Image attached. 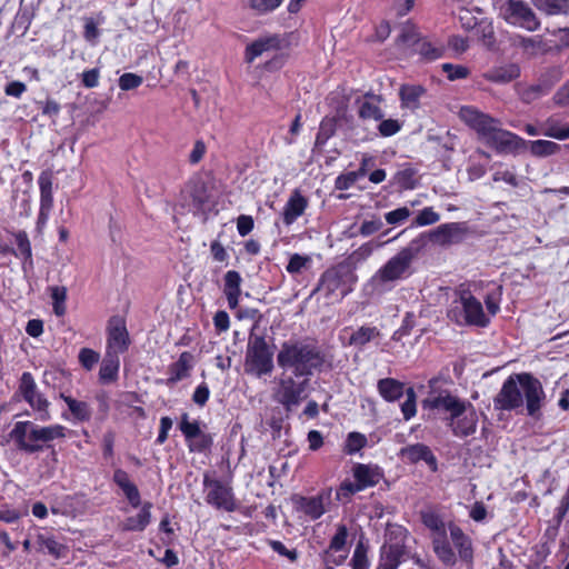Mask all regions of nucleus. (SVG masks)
Listing matches in <instances>:
<instances>
[{
  "mask_svg": "<svg viewBox=\"0 0 569 569\" xmlns=\"http://www.w3.org/2000/svg\"><path fill=\"white\" fill-rule=\"evenodd\" d=\"M523 396L528 415L537 417L542 407L545 392L541 382L527 372L511 375L503 382L493 399L495 407L501 410H513L522 406Z\"/></svg>",
  "mask_w": 569,
  "mask_h": 569,
  "instance_id": "f257e3e1",
  "label": "nucleus"
},
{
  "mask_svg": "<svg viewBox=\"0 0 569 569\" xmlns=\"http://www.w3.org/2000/svg\"><path fill=\"white\" fill-rule=\"evenodd\" d=\"M460 119L477 131L480 139L499 153L517 150L523 140L517 134L500 128L499 120L482 113L473 107H462Z\"/></svg>",
  "mask_w": 569,
  "mask_h": 569,
  "instance_id": "f03ea898",
  "label": "nucleus"
},
{
  "mask_svg": "<svg viewBox=\"0 0 569 569\" xmlns=\"http://www.w3.org/2000/svg\"><path fill=\"white\" fill-rule=\"evenodd\" d=\"M277 362L283 369H291L296 377L309 379L315 370L323 366L325 355L315 345L287 341L281 345Z\"/></svg>",
  "mask_w": 569,
  "mask_h": 569,
  "instance_id": "7ed1b4c3",
  "label": "nucleus"
},
{
  "mask_svg": "<svg viewBox=\"0 0 569 569\" xmlns=\"http://www.w3.org/2000/svg\"><path fill=\"white\" fill-rule=\"evenodd\" d=\"M64 437L66 428L61 425L42 427L31 421H18L9 432L17 449L29 455L40 452L47 443Z\"/></svg>",
  "mask_w": 569,
  "mask_h": 569,
  "instance_id": "20e7f679",
  "label": "nucleus"
},
{
  "mask_svg": "<svg viewBox=\"0 0 569 569\" xmlns=\"http://www.w3.org/2000/svg\"><path fill=\"white\" fill-rule=\"evenodd\" d=\"M419 241L413 240L391 257L371 278V283L378 291H385L389 284L410 274L411 264L419 250Z\"/></svg>",
  "mask_w": 569,
  "mask_h": 569,
  "instance_id": "39448f33",
  "label": "nucleus"
},
{
  "mask_svg": "<svg viewBox=\"0 0 569 569\" xmlns=\"http://www.w3.org/2000/svg\"><path fill=\"white\" fill-rule=\"evenodd\" d=\"M273 370V351L264 337L251 335L248 340L244 372L257 378L270 375Z\"/></svg>",
  "mask_w": 569,
  "mask_h": 569,
  "instance_id": "423d86ee",
  "label": "nucleus"
},
{
  "mask_svg": "<svg viewBox=\"0 0 569 569\" xmlns=\"http://www.w3.org/2000/svg\"><path fill=\"white\" fill-rule=\"evenodd\" d=\"M356 281L357 276L351 268L340 263L323 272L317 290L323 291L326 297L338 295L342 299L352 291Z\"/></svg>",
  "mask_w": 569,
  "mask_h": 569,
  "instance_id": "0eeeda50",
  "label": "nucleus"
},
{
  "mask_svg": "<svg viewBox=\"0 0 569 569\" xmlns=\"http://www.w3.org/2000/svg\"><path fill=\"white\" fill-rule=\"evenodd\" d=\"M459 305L451 308L448 317L458 325L476 326L485 328L490 319L486 316L481 302L469 291H463Z\"/></svg>",
  "mask_w": 569,
  "mask_h": 569,
  "instance_id": "6e6552de",
  "label": "nucleus"
},
{
  "mask_svg": "<svg viewBox=\"0 0 569 569\" xmlns=\"http://www.w3.org/2000/svg\"><path fill=\"white\" fill-rule=\"evenodd\" d=\"M502 18L512 26L527 31H536L540 21L530 6L523 0H508L501 8Z\"/></svg>",
  "mask_w": 569,
  "mask_h": 569,
  "instance_id": "1a4fd4ad",
  "label": "nucleus"
},
{
  "mask_svg": "<svg viewBox=\"0 0 569 569\" xmlns=\"http://www.w3.org/2000/svg\"><path fill=\"white\" fill-rule=\"evenodd\" d=\"M308 382L309 379L296 381L291 376L281 377L273 390V400L283 406L287 411H291L305 399Z\"/></svg>",
  "mask_w": 569,
  "mask_h": 569,
  "instance_id": "9d476101",
  "label": "nucleus"
},
{
  "mask_svg": "<svg viewBox=\"0 0 569 569\" xmlns=\"http://www.w3.org/2000/svg\"><path fill=\"white\" fill-rule=\"evenodd\" d=\"M203 486L207 490V503L227 512H232L237 509L231 487L223 485L220 480L211 479L208 475L203 478Z\"/></svg>",
  "mask_w": 569,
  "mask_h": 569,
  "instance_id": "9b49d317",
  "label": "nucleus"
},
{
  "mask_svg": "<svg viewBox=\"0 0 569 569\" xmlns=\"http://www.w3.org/2000/svg\"><path fill=\"white\" fill-rule=\"evenodd\" d=\"M447 426L450 428L453 436L465 438L476 432L478 415L472 403L466 401L457 413L447 418Z\"/></svg>",
  "mask_w": 569,
  "mask_h": 569,
  "instance_id": "f8f14e48",
  "label": "nucleus"
},
{
  "mask_svg": "<svg viewBox=\"0 0 569 569\" xmlns=\"http://www.w3.org/2000/svg\"><path fill=\"white\" fill-rule=\"evenodd\" d=\"M19 389L23 399L38 412V418L41 421H48L50 419L49 401L38 392L37 385L30 372L22 373Z\"/></svg>",
  "mask_w": 569,
  "mask_h": 569,
  "instance_id": "ddd939ff",
  "label": "nucleus"
},
{
  "mask_svg": "<svg viewBox=\"0 0 569 569\" xmlns=\"http://www.w3.org/2000/svg\"><path fill=\"white\" fill-rule=\"evenodd\" d=\"M332 488H325L317 496L296 498V508L310 520H317L328 510L331 502Z\"/></svg>",
  "mask_w": 569,
  "mask_h": 569,
  "instance_id": "4468645a",
  "label": "nucleus"
},
{
  "mask_svg": "<svg viewBox=\"0 0 569 569\" xmlns=\"http://www.w3.org/2000/svg\"><path fill=\"white\" fill-rule=\"evenodd\" d=\"M129 346L130 337L124 320L120 317H112L108 325L106 352L119 356L126 352Z\"/></svg>",
  "mask_w": 569,
  "mask_h": 569,
  "instance_id": "2eb2a0df",
  "label": "nucleus"
},
{
  "mask_svg": "<svg viewBox=\"0 0 569 569\" xmlns=\"http://www.w3.org/2000/svg\"><path fill=\"white\" fill-rule=\"evenodd\" d=\"M467 231L466 222H450L437 227L430 232L429 237L435 243L447 246L462 241Z\"/></svg>",
  "mask_w": 569,
  "mask_h": 569,
  "instance_id": "dca6fc26",
  "label": "nucleus"
},
{
  "mask_svg": "<svg viewBox=\"0 0 569 569\" xmlns=\"http://www.w3.org/2000/svg\"><path fill=\"white\" fill-rule=\"evenodd\" d=\"M466 400H461L458 397L449 393H445L443 396L438 395L433 398H425L422 400V408L429 410H438L448 412L449 416H452L458 412V410L465 405Z\"/></svg>",
  "mask_w": 569,
  "mask_h": 569,
  "instance_id": "f3484780",
  "label": "nucleus"
},
{
  "mask_svg": "<svg viewBox=\"0 0 569 569\" xmlns=\"http://www.w3.org/2000/svg\"><path fill=\"white\" fill-rule=\"evenodd\" d=\"M352 475L362 490L375 487L383 478V471L377 465L356 463L352 468Z\"/></svg>",
  "mask_w": 569,
  "mask_h": 569,
  "instance_id": "a211bd4d",
  "label": "nucleus"
},
{
  "mask_svg": "<svg viewBox=\"0 0 569 569\" xmlns=\"http://www.w3.org/2000/svg\"><path fill=\"white\" fill-rule=\"evenodd\" d=\"M448 530L452 543L458 550L459 558L468 565L471 563L473 558L471 539L455 523H449Z\"/></svg>",
  "mask_w": 569,
  "mask_h": 569,
  "instance_id": "6ab92c4d",
  "label": "nucleus"
},
{
  "mask_svg": "<svg viewBox=\"0 0 569 569\" xmlns=\"http://www.w3.org/2000/svg\"><path fill=\"white\" fill-rule=\"evenodd\" d=\"M521 74V69L518 63L510 62L506 64H501L498 67H493L488 70L483 77L486 80L497 83V84H507L516 79H518Z\"/></svg>",
  "mask_w": 569,
  "mask_h": 569,
  "instance_id": "aec40b11",
  "label": "nucleus"
},
{
  "mask_svg": "<svg viewBox=\"0 0 569 569\" xmlns=\"http://www.w3.org/2000/svg\"><path fill=\"white\" fill-rule=\"evenodd\" d=\"M559 80V77L555 73V77L551 79L547 74L543 76L537 83L531 84L525 89H522L519 93L520 99L525 103H531L541 97L548 94L553 87V84Z\"/></svg>",
  "mask_w": 569,
  "mask_h": 569,
  "instance_id": "412c9836",
  "label": "nucleus"
},
{
  "mask_svg": "<svg viewBox=\"0 0 569 569\" xmlns=\"http://www.w3.org/2000/svg\"><path fill=\"white\" fill-rule=\"evenodd\" d=\"M114 483L122 490L129 503L137 508L141 503L140 492L137 486L130 480L127 471L116 469L112 477Z\"/></svg>",
  "mask_w": 569,
  "mask_h": 569,
  "instance_id": "4be33fe9",
  "label": "nucleus"
},
{
  "mask_svg": "<svg viewBox=\"0 0 569 569\" xmlns=\"http://www.w3.org/2000/svg\"><path fill=\"white\" fill-rule=\"evenodd\" d=\"M307 206V199L298 190L293 191L283 208V222L287 226L292 224L300 216L303 214Z\"/></svg>",
  "mask_w": 569,
  "mask_h": 569,
  "instance_id": "5701e85b",
  "label": "nucleus"
},
{
  "mask_svg": "<svg viewBox=\"0 0 569 569\" xmlns=\"http://www.w3.org/2000/svg\"><path fill=\"white\" fill-rule=\"evenodd\" d=\"M241 276L236 270H229L224 274L223 293L228 300L230 309H236L239 303V297L241 295Z\"/></svg>",
  "mask_w": 569,
  "mask_h": 569,
  "instance_id": "b1692460",
  "label": "nucleus"
},
{
  "mask_svg": "<svg viewBox=\"0 0 569 569\" xmlns=\"http://www.w3.org/2000/svg\"><path fill=\"white\" fill-rule=\"evenodd\" d=\"M420 33L417 27L410 21L405 22L397 37V46L403 53H410L420 41Z\"/></svg>",
  "mask_w": 569,
  "mask_h": 569,
  "instance_id": "393cba45",
  "label": "nucleus"
},
{
  "mask_svg": "<svg viewBox=\"0 0 569 569\" xmlns=\"http://www.w3.org/2000/svg\"><path fill=\"white\" fill-rule=\"evenodd\" d=\"M420 519L423 526L430 531V538L435 539L447 535V527L442 517L432 508L422 509Z\"/></svg>",
  "mask_w": 569,
  "mask_h": 569,
  "instance_id": "a878e982",
  "label": "nucleus"
},
{
  "mask_svg": "<svg viewBox=\"0 0 569 569\" xmlns=\"http://www.w3.org/2000/svg\"><path fill=\"white\" fill-rule=\"evenodd\" d=\"M426 89L419 84H403L399 90L401 107L415 111L420 108V100Z\"/></svg>",
  "mask_w": 569,
  "mask_h": 569,
  "instance_id": "bb28decb",
  "label": "nucleus"
},
{
  "mask_svg": "<svg viewBox=\"0 0 569 569\" xmlns=\"http://www.w3.org/2000/svg\"><path fill=\"white\" fill-rule=\"evenodd\" d=\"M377 389L379 395L388 402L397 401L406 393L405 385L393 378L378 380Z\"/></svg>",
  "mask_w": 569,
  "mask_h": 569,
  "instance_id": "cd10ccee",
  "label": "nucleus"
},
{
  "mask_svg": "<svg viewBox=\"0 0 569 569\" xmlns=\"http://www.w3.org/2000/svg\"><path fill=\"white\" fill-rule=\"evenodd\" d=\"M347 538H348V529L345 525H339L337 527V531L336 533L333 535V537L331 538L330 540V543H329V548L325 551V563H326V569H333L331 563L333 565H340L342 562V560L345 559V557H341L340 560H330V552L331 551H340L345 548L346 543H347Z\"/></svg>",
  "mask_w": 569,
  "mask_h": 569,
  "instance_id": "c85d7f7f",
  "label": "nucleus"
},
{
  "mask_svg": "<svg viewBox=\"0 0 569 569\" xmlns=\"http://www.w3.org/2000/svg\"><path fill=\"white\" fill-rule=\"evenodd\" d=\"M405 552V546L400 542L385 545L382 548L383 562L378 569H397Z\"/></svg>",
  "mask_w": 569,
  "mask_h": 569,
  "instance_id": "c756f323",
  "label": "nucleus"
},
{
  "mask_svg": "<svg viewBox=\"0 0 569 569\" xmlns=\"http://www.w3.org/2000/svg\"><path fill=\"white\" fill-rule=\"evenodd\" d=\"M193 356L184 351L180 355L179 359L170 366V377L168 383H176L189 376V371L192 368Z\"/></svg>",
  "mask_w": 569,
  "mask_h": 569,
  "instance_id": "7c9ffc66",
  "label": "nucleus"
},
{
  "mask_svg": "<svg viewBox=\"0 0 569 569\" xmlns=\"http://www.w3.org/2000/svg\"><path fill=\"white\" fill-rule=\"evenodd\" d=\"M402 456L406 457L411 462H418L420 460L426 461L433 469L437 467V459L429 449L423 443H416L402 449Z\"/></svg>",
  "mask_w": 569,
  "mask_h": 569,
  "instance_id": "2f4dec72",
  "label": "nucleus"
},
{
  "mask_svg": "<svg viewBox=\"0 0 569 569\" xmlns=\"http://www.w3.org/2000/svg\"><path fill=\"white\" fill-rule=\"evenodd\" d=\"M432 550L437 558L446 566H453L457 557L451 548L447 535L431 539Z\"/></svg>",
  "mask_w": 569,
  "mask_h": 569,
  "instance_id": "473e14b6",
  "label": "nucleus"
},
{
  "mask_svg": "<svg viewBox=\"0 0 569 569\" xmlns=\"http://www.w3.org/2000/svg\"><path fill=\"white\" fill-rule=\"evenodd\" d=\"M280 39L278 36H271L261 38L249 44L246 49V59L248 62H252L256 58L261 56L264 51L278 48Z\"/></svg>",
  "mask_w": 569,
  "mask_h": 569,
  "instance_id": "72a5a7b5",
  "label": "nucleus"
},
{
  "mask_svg": "<svg viewBox=\"0 0 569 569\" xmlns=\"http://www.w3.org/2000/svg\"><path fill=\"white\" fill-rule=\"evenodd\" d=\"M380 337V331L373 326H361L355 330L348 341L349 346L363 349L366 345Z\"/></svg>",
  "mask_w": 569,
  "mask_h": 569,
  "instance_id": "f704fd0d",
  "label": "nucleus"
},
{
  "mask_svg": "<svg viewBox=\"0 0 569 569\" xmlns=\"http://www.w3.org/2000/svg\"><path fill=\"white\" fill-rule=\"evenodd\" d=\"M151 502H144L140 512L128 517L123 522V529L128 531H143L151 521Z\"/></svg>",
  "mask_w": 569,
  "mask_h": 569,
  "instance_id": "c9c22d12",
  "label": "nucleus"
},
{
  "mask_svg": "<svg viewBox=\"0 0 569 569\" xmlns=\"http://www.w3.org/2000/svg\"><path fill=\"white\" fill-rule=\"evenodd\" d=\"M60 397L68 406L74 420L84 422V421H89L91 419L92 410L86 401L77 400V399H74L70 396H66L63 393H61Z\"/></svg>",
  "mask_w": 569,
  "mask_h": 569,
  "instance_id": "e433bc0d",
  "label": "nucleus"
},
{
  "mask_svg": "<svg viewBox=\"0 0 569 569\" xmlns=\"http://www.w3.org/2000/svg\"><path fill=\"white\" fill-rule=\"evenodd\" d=\"M120 367L119 356L106 352L102 360L99 378L102 382H112L118 378Z\"/></svg>",
  "mask_w": 569,
  "mask_h": 569,
  "instance_id": "4c0bfd02",
  "label": "nucleus"
},
{
  "mask_svg": "<svg viewBox=\"0 0 569 569\" xmlns=\"http://www.w3.org/2000/svg\"><path fill=\"white\" fill-rule=\"evenodd\" d=\"M532 3L539 11L548 16L567 14L569 12V0H532Z\"/></svg>",
  "mask_w": 569,
  "mask_h": 569,
  "instance_id": "58836bf2",
  "label": "nucleus"
},
{
  "mask_svg": "<svg viewBox=\"0 0 569 569\" xmlns=\"http://www.w3.org/2000/svg\"><path fill=\"white\" fill-rule=\"evenodd\" d=\"M40 188V208L51 210L53 206L52 179L50 173L42 172L38 179Z\"/></svg>",
  "mask_w": 569,
  "mask_h": 569,
  "instance_id": "ea45409f",
  "label": "nucleus"
},
{
  "mask_svg": "<svg viewBox=\"0 0 569 569\" xmlns=\"http://www.w3.org/2000/svg\"><path fill=\"white\" fill-rule=\"evenodd\" d=\"M516 44L518 48L522 49V51L530 56L535 57L539 53L546 51L545 43L541 37H518L516 40Z\"/></svg>",
  "mask_w": 569,
  "mask_h": 569,
  "instance_id": "a19ab883",
  "label": "nucleus"
},
{
  "mask_svg": "<svg viewBox=\"0 0 569 569\" xmlns=\"http://www.w3.org/2000/svg\"><path fill=\"white\" fill-rule=\"evenodd\" d=\"M358 114L363 120L380 121L383 118V112L375 99L358 101Z\"/></svg>",
  "mask_w": 569,
  "mask_h": 569,
  "instance_id": "79ce46f5",
  "label": "nucleus"
},
{
  "mask_svg": "<svg viewBox=\"0 0 569 569\" xmlns=\"http://www.w3.org/2000/svg\"><path fill=\"white\" fill-rule=\"evenodd\" d=\"M37 545L39 551L47 552L56 558L63 556L64 547L53 537L40 533L37 536Z\"/></svg>",
  "mask_w": 569,
  "mask_h": 569,
  "instance_id": "37998d69",
  "label": "nucleus"
},
{
  "mask_svg": "<svg viewBox=\"0 0 569 569\" xmlns=\"http://www.w3.org/2000/svg\"><path fill=\"white\" fill-rule=\"evenodd\" d=\"M50 297L52 299V308L53 312L58 317H63L66 315V300H67V288L61 286H56L50 288Z\"/></svg>",
  "mask_w": 569,
  "mask_h": 569,
  "instance_id": "c03bdc74",
  "label": "nucleus"
},
{
  "mask_svg": "<svg viewBox=\"0 0 569 569\" xmlns=\"http://www.w3.org/2000/svg\"><path fill=\"white\" fill-rule=\"evenodd\" d=\"M529 149L536 157H548L557 153L560 150V146L549 140H535L530 141Z\"/></svg>",
  "mask_w": 569,
  "mask_h": 569,
  "instance_id": "a18cd8bd",
  "label": "nucleus"
},
{
  "mask_svg": "<svg viewBox=\"0 0 569 569\" xmlns=\"http://www.w3.org/2000/svg\"><path fill=\"white\" fill-rule=\"evenodd\" d=\"M413 51L418 52L423 59L432 61L442 56L443 48L441 46H436L430 41L420 39Z\"/></svg>",
  "mask_w": 569,
  "mask_h": 569,
  "instance_id": "49530a36",
  "label": "nucleus"
},
{
  "mask_svg": "<svg viewBox=\"0 0 569 569\" xmlns=\"http://www.w3.org/2000/svg\"><path fill=\"white\" fill-rule=\"evenodd\" d=\"M542 134L558 140H566L569 138V124L562 126L553 119H548Z\"/></svg>",
  "mask_w": 569,
  "mask_h": 569,
  "instance_id": "de8ad7c7",
  "label": "nucleus"
},
{
  "mask_svg": "<svg viewBox=\"0 0 569 569\" xmlns=\"http://www.w3.org/2000/svg\"><path fill=\"white\" fill-rule=\"evenodd\" d=\"M336 132V120L333 118H325L319 127V131L316 137V143L321 146L325 144L329 138Z\"/></svg>",
  "mask_w": 569,
  "mask_h": 569,
  "instance_id": "09e8293b",
  "label": "nucleus"
},
{
  "mask_svg": "<svg viewBox=\"0 0 569 569\" xmlns=\"http://www.w3.org/2000/svg\"><path fill=\"white\" fill-rule=\"evenodd\" d=\"M359 491H362V489L357 480L355 482L345 480L336 491V499L341 502H348L350 497Z\"/></svg>",
  "mask_w": 569,
  "mask_h": 569,
  "instance_id": "8fccbe9b",
  "label": "nucleus"
},
{
  "mask_svg": "<svg viewBox=\"0 0 569 569\" xmlns=\"http://www.w3.org/2000/svg\"><path fill=\"white\" fill-rule=\"evenodd\" d=\"M212 442V437L202 431L196 438L188 441V447L192 452H203L211 448Z\"/></svg>",
  "mask_w": 569,
  "mask_h": 569,
  "instance_id": "3c124183",
  "label": "nucleus"
},
{
  "mask_svg": "<svg viewBox=\"0 0 569 569\" xmlns=\"http://www.w3.org/2000/svg\"><path fill=\"white\" fill-rule=\"evenodd\" d=\"M440 220V214L431 207L423 208L415 218L413 224L418 227L430 226Z\"/></svg>",
  "mask_w": 569,
  "mask_h": 569,
  "instance_id": "603ef678",
  "label": "nucleus"
},
{
  "mask_svg": "<svg viewBox=\"0 0 569 569\" xmlns=\"http://www.w3.org/2000/svg\"><path fill=\"white\" fill-rule=\"evenodd\" d=\"M406 401L401 405V412L403 415L405 420H410L416 416L417 406H416V392L413 388L406 389Z\"/></svg>",
  "mask_w": 569,
  "mask_h": 569,
  "instance_id": "864d4df0",
  "label": "nucleus"
},
{
  "mask_svg": "<svg viewBox=\"0 0 569 569\" xmlns=\"http://www.w3.org/2000/svg\"><path fill=\"white\" fill-rule=\"evenodd\" d=\"M78 359H79V362L81 363V366L86 370L90 371L99 362L100 355L97 351H94L93 349L82 348L79 351Z\"/></svg>",
  "mask_w": 569,
  "mask_h": 569,
  "instance_id": "5fc2aeb1",
  "label": "nucleus"
},
{
  "mask_svg": "<svg viewBox=\"0 0 569 569\" xmlns=\"http://www.w3.org/2000/svg\"><path fill=\"white\" fill-rule=\"evenodd\" d=\"M283 0H248L249 7L259 14L276 10Z\"/></svg>",
  "mask_w": 569,
  "mask_h": 569,
  "instance_id": "6e6d98bb",
  "label": "nucleus"
},
{
  "mask_svg": "<svg viewBox=\"0 0 569 569\" xmlns=\"http://www.w3.org/2000/svg\"><path fill=\"white\" fill-rule=\"evenodd\" d=\"M367 443V438L359 432H351L346 440L345 451L349 455L358 452Z\"/></svg>",
  "mask_w": 569,
  "mask_h": 569,
  "instance_id": "4d7b16f0",
  "label": "nucleus"
},
{
  "mask_svg": "<svg viewBox=\"0 0 569 569\" xmlns=\"http://www.w3.org/2000/svg\"><path fill=\"white\" fill-rule=\"evenodd\" d=\"M448 383L449 380L441 376L431 378L428 382L429 392L426 398H433L438 395L443 396L445 393H449L450 391L445 388Z\"/></svg>",
  "mask_w": 569,
  "mask_h": 569,
  "instance_id": "13d9d810",
  "label": "nucleus"
},
{
  "mask_svg": "<svg viewBox=\"0 0 569 569\" xmlns=\"http://www.w3.org/2000/svg\"><path fill=\"white\" fill-rule=\"evenodd\" d=\"M442 70L451 81L465 79L469 74L468 68L459 64L443 63Z\"/></svg>",
  "mask_w": 569,
  "mask_h": 569,
  "instance_id": "bf43d9fd",
  "label": "nucleus"
},
{
  "mask_svg": "<svg viewBox=\"0 0 569 569\" xmlns=\"http://www.w3.org/2000/svg\"><path fill=\"white\" fill-rule=\"evenodd\" d=\"M402 124L396 119L380 120L378 126L379 133L382 137H391L400 131Z\"/></svg>",
  "mask_w": 569,
  "mask_h": 569,
  "instance_id": "052dcab7",
  "label": "nucleus"
},
{
  "mask_svg": "<svg viewBox=\"0 0 569 569\" xmlns=\"http://www.w3.org/2000/svg\"><path fill=\"white\" fill-rule=\"evenodd\" d=\"M18 250L24 259H30L32 256L31 244L26 231H19L14 234Z\"/></svg>",
  "mask_w": 569,
  "mask_h": 569,
  "instance_id": "680f3d73",
  "label": "nucleus"
},
{
  "mask_svg": "<svg viewBox=\"0 0 569 569\" xmlns=\"http://www.w3.org/2000/svg\"><path fill=\"white\" fill-rule=\"evenodd\" d=\"M142 81V77L128 72L119 78V87L121 90L128 91L138 88Z\"/></svg>",
  "mask_w": 569,
  "mask_h": 569,
  "instance_id": "e2e57ef3",
  "label": "nucleus"
},
{
  "mask_svg": "<svg viewBox=\"0 0 569 569\" xmlns=\"http://www.w3.org/2000/svg\"><path fill=\"white\" fill-rule=\"evenodd\" d=\"M411 214L407 207H401L396 210L389 211L385 214V219L389 224H398L406 221Z\"/></svg>",
  "mask_w": 569,
  "mask_h": 569,
  "instance_id": "0e129e2a",
  "label": "nucleus"
},
{
  "mask_svg": "<svg viewBox=\"0 0 569 569\" xmlns=\"http://www.w3.org/2000/svg\"><path fill=\"white\" fill-rule=\"evenodd\" d=\"M359 178L360 176L356 171L340 174L335 181V187L337 190H347L352 187Z\"/></svg>",
  "mask_w": 569,
  "mask_h": 569,
  "instance_id": "69168bd1",
  "label": "nucleus"
},
{
  "mask_svg": "<svg viewBox=\"0 0 569 569\" xmlns=\"http://www.w3.org/2000/svg\"><path fill=\"white\" fill-rule=\"evenodd\" d=\"M352 569H369V560L362 546H357L351 559Z\"/></svg>",
  "mask_w": 569,
  "mask_h": 569,
  "instance_id": "338daca9",
  "label": "nucleus"
},
{
  "mask_svg": "<svg viewBox=\"0 0 569 569\" xmlns=\"http://www.w3.org/2000/svg\"><path fill=\"white\" fill-rule=\"evenodd\" d=\"M310 261L308 257L300 256L295 253L291 256L289 263L287 266V271L289 273H299L306 267V264Z\"/></svg>",
  "mask_w": 569,
  "mask_h": 569,
  "instance_id": "774afa93",
  "label": "nucleus"
}]
</instances>
